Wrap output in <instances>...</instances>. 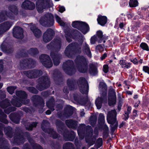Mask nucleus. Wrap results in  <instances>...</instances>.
Returning a JSON list of instances; mask_svg holds the SVG:
<instances>
[{"mask_svg":"<svg viewBox=\"0 0 149 149\" xmlns=\"http://www.w3.org/2000/svg\"><path fill=\"white\" fill-rule=\"evenodd\" d=\"M76 36L80 37V43L78 44L76 43H72L70 44L66 47L65 51L66 55L68 57H72L75 53L79 54L81 52V46L83 41L85 38L84 36L78 30H75L73 32Z\"/></svg>","mask_w":149,"mask_h":149,"instance_id":"obj_1","label":"nucleus"},{"mask_svg":"<svg viewBox=\"0 0 149 149\" xmlns=\"http://www.w3.org/2000/svg\"><path fill=\"white\" fill-rule=\"evenodd\" d=\"M67 84L70 90L74 89L78 85L82 93L87 94L88 91V84L86 79L83 77L80 78L77 83L73 79H69L67 80Z\"/></svg>","mask_w":149,"mask_h":149,"instance_id":"obj_2","label":"nucleus"},{"mask_svg":"<svg viewBox=\"0 0 149 149\" xmlns=\"http://www.w3.org/2000/svg\"><path fill=\"white\" fill-rule=\"evenodd\" d=\"M23 134H20L15 136L13 140H10L11 142L15 144L20 145L21 143H23L25 141V139L26 138L31 143L33 149H43L39 145L34 143L33 140L29 138V133L26 132L24 134V135Z\"/></svg>","mask_w":149,"mask_h":149,"instance_id":"obj_3","label":"nucleus"},{"mask_svg":"<svg viewBox=\"0 0 149 149\" xmlns=\"http://www.w3.org/2000/svg\"><path fill=\"white\" fill-rule=\"evenodd\" d=\"M15 93L18 98L15 96H13V98L11 101V103L13 105L19 107L22 106V104H26L29 103V100L26 99L27 95L24 91H17Z\"/></svg>","mask_w":149,"mask_h":149,"instance_id":"obj_4","label":"nucleus"},{"mask_svg":"<svg viewBox=\"0 0 149 149\" xmlns=\"http://www.w3.org/2000/svg\"><path fill=\"white\" fill-rule=\"evenodd\" d=\"M8 9L10 12L3 10L0 13V23L7 20L8 18L13 19L15 16L18 14V9L15 5H10L8 6Z\"/></svg>","mask_w":149,"mask_h":149,"instance_id":"obj_5","label":"nucleus"},{"mask_svg":"<svg viewBox=\"0 0 149 149\" xmlns=\"http://www.w3.org/2000/svg\"><path fill=\"white\" fill-rule=\"evenodd\" d=\"M76 67L78 70L82 73L86 72L88 69V61L83 56H78L75 60Z\"/></svg>","mask_w":149,"mask_h":149,"instance_id":"obj_6","label":"nucleus"},{"mask_svg":"<svg viewBox=\"0 0 149 149\" xmlns=\"http://www.w3.org/2000/svg\"><path fill=\"white\" fill-rule=\"evenodd\" d=\"M93 130L91 127L87 126L86 127L84 124H81L80 125L79 127L77 130L78 134L80 139H83L85 137L86 132V142H88L87 139V136H91L93 135Z\"/></svg>","mask_w":149,"mask_h":149,"instance_id":"obj_7","label":"nucleus"},{"mask_svg":"<svg viewBox=\"0 0 149 149\" xmlns=\"http://www.w3.org/2000/svg\"><path fill=\"white\" fill-rule=\"evenodd\" d=\"M36 4L39 13L42 12L43 9L52 7L53 5L51 0H38Z\"/></svg>","mask_w":149,"mask_h":149,"instance_id":"obj_8","label":"nucleus"},{"mask_svg":"<svg viewBox=\"0 0 149 149\" xmlns=\"http://www.w3.org/2000/svg\"><path fill=\"white\" fill-rule=\"evenodd\" d=\"M50 83L47 75L46 74L45 76H43L38 79V84L36 87L40 91H42L47 88L50 86Z\"/></svg>","mask_w":149,"mask_h":149,"instance_id":"obj_9","label":"nucleus"},{"mask_svg":"<svg viewBox=\"0 0 149 149\" xmlns=\"http://www.w3.org/2000/svg\"><path fill=\"white\" fill-rule=\"evenodd\" d=\"M53 16L50 13L46 14L41 17L40 20V24L42 26L50 27L54 24Z\"/></svg>","mask_w":149,"mask_h":149,"instance_id":"obj_10","label":"nucleus"},{"mask_svg":"<svg viewBox=\"0 0 149 149\" xmlns=\"http://www.w3.org/2000/svg\"><path fill=\"white\" fill-rule=\"evenodd\" d=\"M74 62L71 60H68L63 64V68L65 72L69 75H72L76 71V69L74 66Z\"/></svg>","mask_w":149,"mask_h":149,"instance_id":"obj_11","label":"nucleus"},{"mask_svg":"<svg viewBox=\"0 0 149 149\" xmlns=\"http://www.w3.org/2000/svg\"><path fill=\"white\" fill-rule=\"evenodd\" d=\"M49 123L46 120H43L41 125V128L45 132L48 133L50 136L54 139H56L58 137V135L52 129L47 128V126L49 125Z\"/></svg>","mask_w":149,"mask_h":149,"instance_id":"obj_12","label":"nucleus"},{"mask_svg":"<svg viewBox=\"0 0 149 149\" xmlns=\"http://www.w3.org/2000/svg\"><path fill=\"white\" fill-rule=\"evenodd\" d=\"M61 39L58 38L55 39L54 41L47 46L48 49H53L54 50L58 52L59 50L61 47Z\"/></svg>","mask_w":149,"mask_h":149,"instance_id":"obj_13","label":"nucleus"},{"mask_svg":"<svg viewBox=\"0 0 149 149\" xmlns=\"http://www.w3.org/2000/svg\"><path fill=\"white\" fill-rule=\"evenodd\" d=\"M10 105V101L8 99L0 102V106L3 109L8 107L7 109L4 110V112L7 114H9L11 112L15 110V108L14 107H9Z\"/></svg>","mask_w":149,"mask_h":149,"instance_id":"obj_14","label":"nucleus"},{"mask_svg":"<svg viewBox=\"0 0 149 149\" xmlns=\"http://www.w3.org/2000/svg\"><path fill=\"white\" fill-rule=\"evenodd\" d=\"M23 74L29 78H34L41 75L42 74V72L40 70L34 69L27 71H24Z\"/></svg>","mask_w":149,"mask_h":149,"instance_id":"obj_15","label":"nucleus"},{"mask_svg":"<svg viewBox=\"0 0 149 149\" xmlns=\"http://www.w3.org/2000/svg\"><path fill=\"white\" fill-rule=\"evenodd\" d=\"M40 60L42 64L46 67L50 68L53 64L49 56L45 54H42L40 57Z\"/></svg>","mask_w":149,"mask_h":149,"instance_id":"obj_16","label":"nucleus"},{"mask_svg":"<svg viewBox=\"0 0 149 149\" xmlns=\"http://www.w3.org/2000/svg\"><path fill=\"white\" fill-rule=\"evenodd\" d=\"M58 130L59 133H61L63 136L64 139L65 140L72 141L75 136V134L73 131H71L70 132H68L67 130H65L63 133L61 132V131H63V130L61 129L62 130H60L59 128H57Z\"/></svg>","mask_w":149,"mask_h":149,"instance_id":"obj_17","label":"nucleus"},{"mask_svg":"<svg viewBox=\"0 0 149 149\" xmlns=\"http://www.w3.org/2000/svg\"><path fill=\"white\" fill-rule=\"evenodd\" d=\"M54 32L53 30L51 29H48L44 33L43 39L45 42H47L50 41L54 35Z\"/></svg>","mask_w":149,"mask_h":149,"instance_id":"obj_18","label":"nucleus"},{"mask_svg":"<svg viewBox=\"0 0 149 149\" xmlns=\"http://www.w3.org/2000/svg\"><path fill=\"white\" fill-rule=\"evenodd\" d=\"M116 112L115 110H113L109 112L107 116L108 122L112 125L114 123L116 120Z\"/></svg>","mask_w":149,"mask_h":149,"instance_id":"obj_19","label":"nucleus"},{"mask_svg":"<svg viewBox=\"0 0 149 149\" xmlns=\"http://www.w3.org/2000/svg\"><path fill=\"white\" fill-rule=\"evenodd\" d=\"M35 61L31 59H26L20 62V66L21 68H31L34 66Z\"/></svg>","mask_w":149,"mask_h":149,"instance_id":"obj_20","label":"nucleus"},{"mask_svg":"<svg viewBox=\"0 0 149 149\" xmlns=\"http://www.w3.org/2000/svg\"><path fill=\"white\" fill-rule=\"evenodd\" d=\"M107 102V93L103 92L100 97H98L95 100V104L97 109H100L102 107V102Z\"/></svg>","mask_w":149,"mask_h":149,"instance_id":"obj_21","label":"nucleus"},{"mask_svg":"<svg viewBox=\"0 0 149 149\" xmlns=\"http://www.w3.org/2000/svg\"><path fill=\"white\" fill-rule=\"evenodd\" d=\"M23 30L19 26L15 27L13 29L14 37L17 38H22L23 37Z\"/></svg>","mask_w":149,"mask_h":149,"instance_id":"obj_22","label":"nucleus"},{"mask_svg":"<svg viewBox=\"0 0 149 149\" xmlns=\"http://www.w3.org/2000/svg\"><path fill=\"white\" fill-rule=\"evenodd\" d=\"M13 25V23L9 22H5L0 24V35L8 30Z\"/></svg>","mask_w":149,"mask_h":149,"instance_id":"obj_23","label":"nucleus"},{"mask_svg":"<svg viewBox=\"0 0 149 149\" xmlns=\"http://www.w3.org/2000/svg\"><path fill=\"white\" fill-rule=\"evenodd\" d=\"M111 95H109L108 103L109 106L113 105L116 102V95L115 91L113 89L111 90Z\"/></svg>","mask_w":149,"mask_h":149,"instance_id":"obj_24","label":"nucleus"},{"mask_svg":"<svg viewBox=\"0 0 149 149\" xmlns=\"http://www.w3.org/2000/svg\"><path fill=\"white\" fill-rule=\"evenodd\" d=\"M22 7L25 9L32 10L35 8V5L34 3L27 0L23 2Z\"/></svg>","mask_w":149,"mask_h":149,"instance_id":"obj_25","label":"nucleus"},{"mask_svg":"<svg viewBox=\"0 0 149 149\" xmlns=\"http://www.w3.org/2000/svg\"><path fill=\"white\" fill-rule=\"evenodd\" d=\"M50 56L53 59L54 64L55 65H58L60 63V60L61 57L60 54H55L51 52Z\"/></svg>","mask_w":149,"mask_h":149,"instance_id":"obj_26","label":"nucleus"},{"mask_svg":"<svg viewBox=\"0 0 149 149\" xmlns=\"http://www.w3.org/2000/svg\"><path fill=\"white\" fill-rule=\"evenodd\" d=\"M30 29L34 33L35 36L36 38H38L41 36V31L40 29L36 28L35 25H32L30 27Z\"/></svg>","mask_w":149,"mask_h":149,"instance_id":"obj_27","label":"nucleus"},{"mask_svg":"<svg viewBox=\"0 0 149 149\" xmlns=\"http://www.w3.org/2000/svg\"><path fill=\"white\" fill-rule=\"evenodd\" d=\"M74 100L81 105H85L88 101L87 99L82 98L79 95H74Z\"/></svg>","mask_w":149,"mask_h":149,"instance_id":"obj_28","label":"nucleus"},{"mask_svg":"<svg viewBox=\"0 0 149 149\" xmlns=\"http://www.w3.org/2000/svg\"><path fill=\"white\" fill-rule=\"evenodd\" d=\"M0 149H9L7 141L4 138L0 137Z\"/></svg>","mask_w":149,"mask_h":149,"instance_id":"obj_29","label":"nucleus"},{"mask_svg":"<svg viewBox=\"0 0 149 149\" xmlns=\"http://www.w3.org/2000/svg\"><path fill=\"white\" fill-rule=\"evenodd\" d=\"M84 34H86L90 31V28L88 24L84 22L79 29Z\"/></svg>","mask_w":149,"mask_h":149,"instance_id":"obj_30","label":"nucleus"},{"mask_svg":"<svg viewBox=\"0 0 149 149\" xmlns=\"http://www.w3.org/2000/svg\"><path fill=\"white\" fill-rule=\"evenodd\" d=\"M69 128L75 129L77 127V122L72 120H66L65 122Z\"/></svg>","mask_w":149,"mask_h":149,"instance_id":"obj_31","label":"nucleus"},{"mask_svg":"<svg viewBox=\"0 0 149 149\" xmlns=\"http://www.w3.org/2000/svg\"><path fill=\"white\" fill-rule=\"evenodd\" d=\"M4 132L6 135L9 138H11L13 135L12 128L9 126L5 127L4 128Z\"/></svg>","mask_w":149,"mask_h":149,"instance_id":"obj_32","label":"nucleus"},{"mask_svg":"<svg viewBox=\"0 0 149 149\" xmlns=\"http://www.w3.org/2000/svg\"><path fill=\"white\" fill-rule=\"evenodd\" d=\"M107 19L106 17L101 15H99L97 19L98 23L102 26H103L106 23Z\"/></svg>","mask_w":149,"mask_h":149,"instance_id":"obj_33","label":"nucleus"},{"mask_svg":"<svg viewBox=\"0 0 149 149\" xmlns=\"http://www.w3.org/2000/svg\"><path fill=\"white\" fill-rule=\"evenodd\" d=\"M83 50L88 56L90 57H91V54L89 46L86 42L83 45Z\"/></svg>","mask_w":149,"mask_h":149,"instance_id":"obj_34","label":"nucleus"},{"mask_svg":"<svg viewBox=\"0 0 149 149\" xmlns=\"http://www.w3.org/2000/svg\"><path fill=\"white\" fill-rule=\"evenodd\" d=\"M89 66V72L91 74L93 75H95L97 73V70L95 65L93 64H90Z\"/></svg>","mask_w":149,"mask_h":149,"instance_id":"obj_35","label":"nucleus"},{"mask_svg":"<svg viewBox=\"0 0 149 149\" xmlns=\"http://www.w3.org/2000/svg\"><path fill=\"white\" fill-rule=\"evenodd\" d=\"M47 106L52 111H53L54 106V100L53 97H51L50 100L46 103Z\"/></svg>","mask_w":149,"mask_h":149,"instance_id":"obj_36","label":"nucleus"},{"mask_svg":"<svg viewBox=\"0 0 149 149\" xmlns=\"http://www.w3.org/2000/svg\"><path fill=\"white\" fill-rule=\"evenodd\" d=\"M0 115L1 117L0 118V121L4 123L8 124V121L6 119L7 117V115L4 114L3 111L2 110L0 109Z\"/></svg>","mask_w":149,"mask_h":149,"instance_id":"obj_37","label":"nucleus"},{"mask_svg":"<svg viewBox=\"0 0 149 149\" xmlns=\"http://www.w3.org/2000/svg\"><path fill=\"white\" fill-rule=\"evenodd\" d=\"M119 64L121 65L122 68L128 69L131 67V63H130L127 62L125 60H120Z\"/></svg>","mask_w":149,"mask_h":149,"instance_id":"obj_38","label":"nucleus"},{"mask_svg":"<svg viewBox=\"0 0 149 149\" xmlns=\"http://www.w3.org/2000/svg\"><path fill=\"white\" fill-rule=\"evenodd\" d=\"M84 22H83L76 21L72 22V25L73 27L79 30Z\"/></svg>","mask_w":149,"mask_h":149,"instance_id":"obj_39","label":"nucleus"},{"mask_svg":"<svg viewBox=\"0 0 149 149\" xmlns=\"http://www.w3.org/2000/svg\"><path fill=\"white\" fill-rule=\"evenodd\" d=\"M97 37L99 40H98L99 43L101 42L102 41L104 40L105 38L104 36L102 35V32L100 31H99L97 32Z\"/></svg>","mask_w":149,"mask_h":149,"instance_id":"obj_40","label":"nucleus"},{"mask_svg":"<svg viewBox=\"0 0 149 149\" xmlns=\"http://www.w3.org/2000/svg\"><path fill=\"white\" fill-rule=\"evenodd\" d=\"M67 107L68 109V111H66L64 114V116L66 118L71 116L72 113V111L71 109L72 107L70 106H68Z\"/></svg>","mask_w":149,"mask_h":149,"instance_id":"obj_41","label":"nucleus"},{"mask_svg":"<svg viewBox=\"0 0 149 149\" xmlns=\"http://www.w3.org/2000/svg\"><path fill=\"white\" fill-rule=\"evenodd\" d=\"M138 5V2L137 0H130L129 2V5L131 7H136Z\"/></svg>","mask_w":149,"mask_h":149,"instance_id":"obj_42","label":"nucleus"},{"mask_svg":"<svg viewBox=\"0 0 149 149\" xmlns=\"http://www.w3.org/2000/svg\"><path fill=\"white\" fill-rule=\"evenodd\" d=\"M64 32L65 33V37L66 38V40L69 42L71 41V38L72 37H73V38H74L72 35H71L69 32H67L65 30L64 31Z\"/></svg>","mask_w":149,"mask_h":149,"instance_id":"obj_43","label":"nucleus"},{"mask_svg":"<svg viewBox=\"0 0 149 149\" xmlns=\"http://www.w3.org/2000/svg\"><path fill=\"white\" fill-rule=\"evenodd\" d=\"M97 120V118L95 116H91L89 121L90 124L93 126L95 124Z\"/></svg>","mask_w":149,"mask_h":149,"instance_id":"obj_44","label":"nucleus"},{"mask_svg":"<svg viewBox=\"0 0 149 149\" xmlns=\"http://www.w3.org/2000/svg\"><path fill=\"white\" fill-rule=\"evenodd\" d=\"M131 109L132 108L131 107L129 106L127 107V111H125V114L124 115L125 117L124 118V119L125 120L129 118V114L130 113Z\"/></svg>","mask_w":149,"mask_h":149,"instance_id":"obj_45","label":"nucleus"},{"mask_svg":"<svg viewBox=\"0 0 149 149\" xmlns=\"http://www.w3.org/2000/svg\"><path fill=\"white\" fill-rule=\"evenodd\" d=\"M55 17L57 22L62 26H64L65 25V23L62 21L61 18L56 15H55Z\"/></svg>","mask_w":149,"mask_h":149,"instance_id":"obj_46","label":"nucleus"},{"mask_svg":"<svg viewBox=\"0 0 149 149\" xmlns=\"http://www.w3.org/2000/svg\"><path fill=\"white\" fill-rule=\"evenodd\" d=\"M73 148V144L70 142H68L64 144L63 149H71Z\"/></svg>","mask_w":149,"mask_h":149,"instance_id":"obj_47","label":"nucleus"},{"mask_svg":"<svg viewBox=\"0 0 149 149\" xmlns=\"http://www.w3.org/2000/svg\"><path fill=\"white\" fill-rule=\"evenodd\" d=\"M140 47L143 50L149 51V48L148 45L145 42L141 43L140 45Z\"/></svg>","mask_w":149,"mask_h":149,"instance_id":"obj_48","label":"nucleus"},{"mask_svg":"<svg viewBox=\"0 0 149 149\" xmlns=\"http://www.w3.org/2000/svg\"><path fill=\"white\" fill-rule=\"evenodd\" d=\"M16 88V87L15 86H10L7 87V90L10 94H12L14 92Z\"/></svg>","mask_w":149,"mask_h":149,"instance_id":"obj_49","label":"nucleus"},{"mask_svg":"<svg viewBox=\"0 0 149 149\" xmlns=\"http://www.w3.org/2000/svg\"><path fill=\"white\" fill-rule=\"evenodd\" d=\"M14 116V114H13L11 113L9 115V118L10 120L15 123L16 124H18L19 122V119H16L15 118L13 117Z\"/></svg>","mask_w":149,"mask_h":149,"instance_id":"obj_50","label":"nucleus"},{"mask_svg":"<svg viewBox=\"0 0 149 149\" xmlns=\"http://www.w3.org/2000/svg\"><path fill=\"white\" fill-rule=\"evenodd\" d=\"M99 40L97 38V36L94 35L91 38L90 42L91 44H94L95 43L96 41H98Z\"/></svg>","mask_w":149,"mask_h":149,"instance_id":"obj_51","label":"nucleus"},{"mask_svg":"<svg viewBox=\"0 0 149 149\" xmlns=\"http://www.w3.org/2000/svg\"><path fill=\"white\" fill-rule=\"evenodd\" d=\"M38 53V51L36 48L30 49L28 52V53L32 55H34Z\"/></svg>","mask_w":149,"mask_h":149,"instance_id":"obj_52","label":"nucleus"},{"mask_svg":"<svg viewBox=\"0 0 149 149\" xmlns=\"http://www.w3.org/2000/svg\"><path fill=\"white\" fill-rule=\"evenodd\" d=\"M37 123H33L31 124H30L29 127H26V128L27 130H32L33 127H36L37 125Z\"/></svg>","mask_w":149,"mask_h":149,"instance_id":"obj_53","label":"nucleus"},{"mask_svg":"<svg viewBox=\"0 0 149 149\" xmlns=\"http://www.w3.org/2000/svg\"><path fill=\"white\" fill-rule=\"evenodd\" d=\"M27 89L30 92L34 94H37L38 92V90L33 87H29Z\"/></svg>","mask_w":149,"mask_h":149,"instance_id":"obj_54","label":"nucleus"},{"mask_svg":"<svg viewBox=\"0 0 149 149\" xmlns=\"http://www.w3.org/2000/svg\"><path fill=\"white\" fill-rule=\"evenodd\" d=\"M41 99V97L38 95H36L33 96L32 97V100L33 101L38 102L39 100Z\"/></svg>","mask_w":149,"mask_h":149,"instance_id":"obj_55","label":"nucleus"},{"mask_svg":"<svg viewBox=\"0 0 149 149\" xmlns=\"http://www.w3.org/2000/svg\"><path fill=\"white\" fill-rule=\"evenodd\" d=\"M6 97V95L5 92L0 90V100L5 98Z\"/></svg>","mask_w":149,"mask_h":149,"instance_id":"obj_56","label":"nucleus"},{"mask_svg":"<svg viewBox=\"0 0 149 149\" xmlns=\"http://www.w3.org/2000/svg\"><path fill=\"white\" fill-rule=\"evenodd\" d=\"M97 144L98 148H99L102 146V139L101 138H99L97 141Z\"/></svg>","mask_w":149,"mask_h":149,"instance_id":"obj_57","label":"nucleus"},{"mask_svg":"<svg viewBox=\"0 0 149 149\" xmlns=\"http://www.w3.org/2000/svg\"><path fill=\"white\" fill-rule=\"evenodd\" d=\"M96 50L100 52H102L103 51L104 49L102 46L101 45H98L96 47Z\"/></svg>","mask_w":149,"mask_h":149,"instance_id":"obj_58","label":"nucleus"},{"mask_svg":"<svg viewBox=\"0 0 149 149\" xmlns=\"http://www.w3.org/2000/svg\"><path fill=\"white\" fill-rule=\"evenodd\" d=\"M104 120V116L103 114L101 113L99 114L98 120L99 122H103Z\"/></svg>","mask_w":149,"mask_h":149,"instance_id":"obj_59","label":"nucleus"},{"mask_svg":"<svg viewBox=\"0 0 149 149\" xmlns=\"http://www.w3.org/2000/svg\"><path fill=\"white\" fill-rule=\"evenodd\" d=\"M4 126V125L3 123H0V137H1L3 135L2 130Z\"/></svg>","mask_w":149,"mask_h":149,"instance_id":"obj_60","label":"nucleus"},{"mask_svg":"<svg viewBox=\"0 0 149 149\" xmlns=\"http://www.w3.org/2000/svg\"><path fill=\"white\" fill-rule=\"evenodd\" d=\"M143 70L145 72L149 74V67L147 66H144L143 67Z\"/></svg>","mask_w":149,"mask_h":149,"instance_id":"obj_61","label":"nucleus"},{"mask_svg":"<svg viewBox=\"0 0 149 149\" xmlns=\"http://www.w3.org/2000/svg\"><path fill=\"white\" fill-rule=\"evenodd\" d=\"M109 71L108 70V66L107 65H104L103 66V71L104 72L106 73L108 72Z\"/></svg>","mask_w":149,"mask_h":149,"instance_id":"obj_62","label":"nucleus"},{"mask_svg":"<svg viewBox=\"0 0 149 149\" xmlns=\"http://www.w3.org/2000/svg\"><path fill=\"white\" fill-rule=\"evenodd\" d=\"M58 11L61 13H63L65 10V8L63 6H59V7Z\"/></svg>","mask_w":149,"mask_h":149,"instance_id":"obj_63","label":"nucleus"},{"mask_svg":"<svg viewBox=\"0 0 149 149\" xmlns=\"http://www.w3.org/2000/svg\"><path fill=\"white\" fill-rule=\"evenodd\" d=\"M99 86L100 87H102V88H104V89H106L107 86L106 84L102 82H100L99 84Z\"/></svg>","mask_w":149,"mask_h":149,"instance_id":"obj_64","label":"nucleus"}]
</instances>
